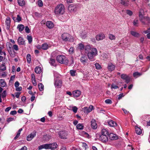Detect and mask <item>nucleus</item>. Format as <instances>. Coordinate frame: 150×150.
I'll return each mask as SVG.
<instances>
[{
    "label": "nucleus",
    "instance_id": "56",
    "mask_svg": "<svg viewBox=\"0 0 150 150\" xmlns=\"http://www.w3.org/2000/svg\"><path fill=\"white\" fill-rule=\"evenodd\" d=\"M13 49L16 51H17L18 50V47L16 45H14L13 46Z\"/></svg>",
    "mask_w": 150,
    "mask_h": 150
},
{
    "label": "nucleus",
    "instance_id": "1",
    "mask_svg": "<svg viewBox=\"0 0 150 150\" xmlns=\"http://www.w3.org/2000/svg\"><path fill=\"white\" fill-rule=\"evenodd\" d=\"M144 13V10L140 9L139 13V17L140 21L144 25H148L150 22V20L149 17L144 16H143Z\"/></svg>",
    "mask_w": 150,
    "mask_h": 150
},
{
    "label": "nucleus",
    "instance_id": "44",
    "mask_svg": "<svg viewBox=\"0 0 150 150\" xmlns=\"http://www.w3.org/2000/svg\"><path fill=\"white\" fill-rule=\"evenodd\" d=\"M70 107L72 108V110L74 113H76L77 112L78 108L76 106H74L72 107Z\"/></svg>",
    "mask_w": 150,
    "mask_h": 150
},
{
    "label": "nucleus",
    "instance_id": "30",
    "mask_svg": "<svg viewBox=\"0 0 150 150\" xmlns=\"http://www.w3.org/2000/svg\"><path fill=\"white\" fill-rule=\"evenodd\" d=\"M136 132L139 135H140L142 133V130L138 127H135Z\"/></svg>",
    "mask_w": 150,
    "mask_h": 150
},
{
    "label": "nucleus",
    "instance_id": "22",
    "mask_svg": "<svg viewBox=\"0 0 150 150\" xmlns=\"http://www.w3.org/2000/svg\"><path fill=\"white\" fill-rule=\"evenodd\" d=\"M130 34L136 38H139L140 36V34L139 33L135 31H130Z\"/></svg>",
    "mask_w": 150,
    "mask_h": 150
},
{
    "label": "nucleus",
    "instance_id": "61",
    "mask_svg": "<svg viewBox=\"0 0 150 150\" xmlns=\"http://www.w3.org/2000/svg\"><path fill=\"white\" fill-rule=\"evenodd\" d=\"M17 113V112L15 110L11 111L10 112V114L11 115H15Z\"/></svg>",
    "mask_w": 150,
    "mask_h": 150
},
{
    "label": "nucleus",
    "instance_id": "25",
    "mask_svg": "<svg viewBox=\"0 0 150 150\" xmlns=\"http://www.w3.org/2000/svg\"><path fill=\"white\" fill-rule=\"evenodd\" d=\"M115 66L111 63H110L108 64V69L110 71H112L114 69Z\"/></svg>",
    "mask_w": 150,
    "mask_h": 150
},
{
    "label": "nucleus",
    "instance_id": "36",
    "mask_svg": "<svg viewBox=\"0 0 150 150\" xmlns=\"http://www.w3.org/2000/svg\"><path fill=\"white\" fill-rule=\"evenodd\" d=\"M6 85L5 82L3 79H0V86L2 87H5Z\"/></svg>",
    "mask_w": 150,
    "mask_h": 150
},
{
    "label": "nucleus",
    "instance_id": "31",
    "mask_svg": "<svg viewBox=\"0 0 150 150\" xmlns=\"http://www.w3.org/2000/svg\"><path fill=\"white\" fill-rule=\"evenodd\" d=\"M108 124L110 126L112 127L115 126L117 124L116 122L112 120L108 121Z\"/></svg>",
    "mask_w": 150,
    "mask_h": 150
},
{
    "label": "nucleus",
    "instance_id": "39",
    "mask_svg": "<svg viewBox=\"0 0 150 150\" xmlns=\"http://www.w3.org/2000/svg\"><path fill=\"white\" fill-rule=\"evenodd\" d=\"M38 87L39 90L40 91H42L44 90V86L41 83H39L38 84Z\"/></svg>",
    "mask_w": 150,
    "mask_h": 150
},
{
    "label": "nucleus",
    "instance_id": "63",
    "mask_svg": "<svg viewBox=\"0 0 150 150\" xmlns=\"http://www.w3.org/2000/svg\"><path fill=\"white\" fill-rule=\"evenodd\" d=\"M0 74L1 76L3 77H5L6 76V74L5 72H2V73H0Z\"/></svg>",
    "mask_w": 150,
    "mask_h": 150
},
{
    "label": "nucleus",
    "instance_id": "11",
    "mask_svg": "<svg viewBox=\"0 0 150 150\" xmlns=\"http://www.w3.org/2000/svg\"><path fill=\"white\" fill-rule=\"evenodd\" d=\"M68 9L71 12H75L77 9L76 6L75 4H70L68 7Z\"/></svg>",
    "mask_w": 150,
    "mask_h": 150
},
{
    "label": "nucleus",
    "instance_id": "40",
    "mask_svg": "<svg viewBox=\"0 0 150 150\" xmlns=\"http://www.w3.org/2000/svg\"><path fill=\"white\" fill-rule=\"evenodd\" d=\"M108 38H109L111 40H115V36L114 35L111 34H110L109 35Z\"/></svg>",
    "mask_w": 150,
    "mask_h": 150
},
{
    "label": "nucleus",
    "instance_id": "45",
    "mask_svg": "<svg viewBox=\"0 0 150 150\" xmlns=\"http://www.w3.org/2000/svg\"><path fill=\"white\" fill-rule=\"evenodd\" d=\"M27 38L28 41L29 43H30L32 41V38L30 36L28 35L27 37Z\"/></svg>",
    "mask_w": 150,
    "mask_h": 150
},
{
    "label": "nucleus",
    "instance_id": "15",
    "mask_svg": "<svg viewBox=\"0 0 150 150\" xmlns=\"http://www.w3.org/2000/svg\"><path fill=\"white\" fill-rule=\"evenodd\" d=\"M17 42L19 45H24L25 44V41L23 38L21 37H18Z\"/></svg>",
    "mask_w": 150,
    "mask_h": 150
},
{
    "label": "nucleus",
    "instance_id": "60",
    "mask_svg": "<svg viewBox=\"0 0 150 150\" xmlns=\"http://www.w3.org/2000/svg\"><path fill=\"white\" fill-rule=\"evenodd\" d=\"M143 33L145 34L150 33V28H149L147 30L144 31Z\"/></svg>",
    "mask_w": 150,
    "mask_h": 150
},
{
    "label": "nucleus",
    "instance_id": "9",
    "mask_svg": "<svg viewBox=\"0 0 150 150\" xmlns=\"http://www.w3.org/2000/svg\"><path fill=\"white\" fill-rule=\"evenodd\" d=\"M58 134L61 139H65L67 138V134L64 131H60L59 132Z\"/></svg>",
    "mask_w": 150,
    "mask_h": 150
},
{
    "label": "nucleus",
    "instance_id": "29",
    "mask_svg": "<svg viewBox=\"0 0 150 150\" xmlns=\"http://www.w3.org/2000/svg\"><path fill=\"white\" fill-rule=\"evenodd\" d=\"M87 60V57L84 56H83L81 57L80 58V60L81 62L83 63L84 64L86 62V61Z\"/></svg>",
    "mask_w": 150,
    "mask_h": 150
},
{
    "label": "nucleus",
    "instance_id": "28",
    "mask_svg": "<svg viewBox=\"0 0 150 150\" xmlns=\"http://www.w3.org/2000/svg\"><path fill=\"white\" fill-rule=\"evenodd\" d=\"M84 48L86 52V53L87 52H88L91 50L92 47H91L90 45H87L85 46Z\"/></svg>",
    "mask_w": 150,
    "mask_h": 150
},
{
    "label": "nucleus",
    "instance_id": "20",
    "mask_svg": "<svg viewBox=\"0 0 150 150\" xmlns=\"http://www.w3.org/2000/svg\"><path fill=\"white\" fill-rule=\"evenodd\" d=\"M91 125L92 127L94 129H96L97 128V125L96 121L94 119L91 120Z\"/></svg>",
    "mask_w": 150,
    "mask_h": 150
},
{
    "label": "nucleus",
    "instance_id": "54",
    "mask_svg": "<svg viewBox=\"0 0 150 150\" xmlns=\"http://www.w3.org/2000/svg\"><path fill=\"white\" fill-rule=\"evenodd\" d=\"M38 3L39 6L42 7L43 6V4L41 0H38Z\"/></svg>",
    "mask_w": 150,
    "mask_h": 150
},
{
    "label": "nucleus",
    "instance_id": "33",
    "mask_svg": "<svg viewBox=\"0 0 150 150\" xmlns=\"http://www.w3.org/2000/svg\"><path fill=\"white\" fill-rule=\"evenodd\" d=\"M120 3L125 6H128L129 4V1L126 0H120Z\"/></svg>",
    "mask_w": 150,
    "mask_h": 150
},
{
    "label": "nucleus",
    "instance_id": "8",
    "mask_svg": "<svg viewBox=\"0 0 150 150\" xmlns=\"http://www.w3.org/2000/svg\"><path fill=\"white\" fill-rule=\"evenodd\" d=\"M62 82L61 80L59 79H54V84L56 88H60L62 85Z\"/></svg>",
    "mask_w": 150,
    "mask_h": 150
},
{
    "label": "nucleus",
    "instance_id": "13",
    "mask_svg": "<svg viewBox=\"0 0 150 150\" xmlns=\"http://www.w3.org/2000/svg\"><path fill=\"white\" fill-rule=\"evenodd\" d=\"M6 25V29L9 30L10 28V26L11 23L10 18L7 17L5 21Z\"/></svg>",
    "mask_w": 150,
    "mask_h": 150
},
{
    "label": "nucleus",
    "instance_id": "38",
    "mask_svg": "<svg viewBox=\"0 0 150 150\" xmlns=\"http://www.w3.org/2000/svg\"><path fill=\"white\" fill-rule=\"evenodd\" d=\"M139 21L138 19H134L133 22V24L134 26L137 27L139 25Z\"/></svg>",
    "mask_w": 150,
    "mask_h": 150
},
{
    "label": "nucleus",
    "instance_id": "34",
    "mask_svg": "<svg viewBox=\"0 0 150 150\" xmlns=\"http://www.w3.org/2000/svg\"><path fill=\"white\" fill-rule=\"evenodd\" d=\"M41 47L43 50H46L48 49L49 46L47 44L45 43L42 45Z\"/></svg>",
    "mask_w": 150,
    "mask_h": 150
},
{
    "label": "nucleus",
    "instance_id": "62",
    "mask_svg": "<svg viewBox=\"0 0 150 150\" xmlns=\"http://www.w3.org/2000/svg\"><path fill=\"white\" fill-rule=\"evenodd\" d=\"M32 82L33 85L35 86L37 85V83L35 79L31 80Z\"/></svg>",
    "mask_w": 150,
    "mask_h": 150
},
{
    "label": "nucleus",
    "instance_id": "26",
    "mask_svg": "<svg viewBox=\"0 0 150 150\" xmlns=\"http://www.w3.org/2000/svg\"><path fill=\"white\" fill-rule=\"evenodd\" d=\"M18 4L21 6H23L25 5V2L24 0H18Z\"/></svg>",
    "mask_w": 150,
    "mask_h": 150
},
{
    "label": "nucleus",
    "instance_id": "53",
    "mask_svg": "<svg viewBox=\"0 0 150 150\" xmlns=\"http://www.w3.org/2000/svg\"><path fill=\"white\" fill-rule=\"evenodd\" d=\"M76 73V71L74 70H71L70 71L71 75L72 76H75Z\"/></svg>",
    "mask_w": 150,
    "mask_h": 150
},
{
    "label": "nucleus",
    "instance_id": "43",
    "mask_svg": "<svg viewBox=\"0 0 150 150\" xmlns=\"http://www.w3.org/2000/svg\"><path fill=\"white\" fill-rule=\"evenodd\" d=\"M53 74L54 78H59L60 76V75L56 71H54Z\"/></svg>",
    "mask_w": 150,
    "mask_h": 150
},
{
    "label": "nucleus",
    "instance_id": "5",
    "mask_svg": "<svg viewBox=\"0 0 150 150\" xmlns=\"http://www.w3.org/2000/svg\"><path fill=\"white\" fill-rule=\"evenodd\" d=\"M71 36L67 33H64L62 35V39L64 41H70Z\"/></svg>",
    "mask_w": 150,
    "mask_h": 150
},
{
    "label": "nucleus",
    "instance_id": "46",
    "mask_svg": "<svg viewBox=\"0 0 150 150\" xmlns=\"http://www.w3.org/2000/svg\"><path fill=\"white\" fill-rule=\"evenodd\" d=\"M6 69V67L4 64H2L0 66V69L1 70L4 71Z\"/></svg>",
    "mask_w": 150,
    "mask_h": 150
},
{
    "label": "nucleus",
    "instance_id": "32",
    "mask_svg": "<svg viewBox=\"0 0 150 150\" xmlns=\"http://www.w3.org/2000/svg\"><path fill=\"white\" fill-rule=\"evenodd\" d=\"M87 32L85 31L81 33L80 35L83 39H85L87 37Z\"/></svg>",
    "mask_w": 150,
    "mask_h": 150
},
{
    "label": "nucleus",
    "instance_id": "23",
    "mask_svg": "<svg viewBox=\"0 0 150 150\" xmlns=\"http://www.w3.org/2000/svg\"><path fill=\"white\" fill-rule=\"evenodd\" d=\"M24 28L25 27L24 25L22 24L18 25L17 27V28L20 32H22V31L24 29Z\"/></svg>",
    "mask_w": 150,
    "mask_h": 150
},
{
    "label": "nucleus",
    "instance_id": "41",
    "mask_svg": "<svg viewBox=\"0 0 150 150\" xmlns=\"http://www.w3.org/2000/svg\"><path fill=\"white\" fill-rule=\"evenodd\" d=\"M83 124H79L76 126V128L79 129L81 130L83 128Z\"/></svg>",
    "mask_w": 150,
    "mask_h": 150
},
{
    "label": "nucleus",
    "instance_id": "55",
    "mask_svg": "<svg viewBox=\"0 0 150 150\" xmlns=\"http://www.w3.org/2000/svg\"><path fill=\"white\" fill-rule=\"evenodd\" d=\"M105 102L107 104H111L112 103L111 100L109 99H107L105 100Z\"/></svg>",
    "mask_w": 150,
    "mask_h": 150
},
{
    "label": "nucleus",
    "instance_id": "2",
    "mask_svg": "<svg viewBox=\"0 0 150 150\" xmlns=\"http://www.w3.org/2000/svg\"><path fill=\"white\" fill-rule=\"evenodd\" d=\"M64 6L63 4H60L55 8L54 12L56 15L62 14L64 12Z\"/></svg>",
    "mask_w": 150,
    "mask_h": 150
},
{
    "label": "nucleus",
    "instance_id": "57",
    "mask_svg": "<svg viewBox=\"0 0 150 150\" xmlns=\"http://www.w3.org/2000/svg\"><path fill=\"white\" fill-rule=\"evenodd\" d=\"M25 31L26 33H28L30 32V30L28 26H25Z\"/></svg>",
    "mask_w": 150,
    "mask_h": 150
},
{
    "label": "nucleus",
    "instance_id": "27",
    "mask_svg": "<svg viewBox=\"0 0 150 150\" xmlns=\"http://www.w3.org/2000/svg\"><path fill=\"white\" fill-rule=\"evenodd\" d=\"M55 60L52 58H50L49 60V62L50 64L53 66H56Z\"/></svg>",
    "mask_w": 150,
    "mask_h": 150
},
{
    "label": "nucleus",
    "instance_id": "18",
    "mask_svg": "<svg viewBox=\"0 0 150 150\" xmlns=\"http://www.w3.org/2000/svg\"><path fill=\"white\" fill-rule=\"evenodd\" d=\"M81 94V92L79 90H76L74 91L73 94L74 97L77 98L79 97Z\"/></svg>",
    "mask_w": 150,
    "mask_h": 150
},
{
    "label": "nucleus",
    "instance_id": "48",
    "mask_svg": "<svg viewBox=\"0 0 150 150\" xmlns=\"http://www.w3.org/2000/svg\"><path fill=\"white\" fill-rule=\"evenodd\" d=\"M95 66L96 68L97 69L100 70L101 69V66L98 63H96L95 64Z\"/></svg>",
    "mask_w": 150,
    "mask_h": 150
},
{
    "label": "nucleus",
    "instance_id": "52",
    "mask_svg": "<svg viewBox=\"0 0 150 150\" xmlns=\"http://www.w3.org/2000/svg\"><path fill=\"white\" fill-rule=\"evenodd\" d=\"M15 119V118H14V117H10L8 118L7 119L6 121L8 122H10L11 121L14 120Z\"/></svg>",
    "mask_w": 150,
    "mask_h": 150
},
{
    "label": "nucleus",
    "instance_id": "17",
    "mask_svg": "<svg viewBox=\"0 0 150 150\" xmlns=\"http://www.w3.org/2000/svg\"><path fill=\"white\" fill-rule=\"evenodd\" d=\"M46 26L49 28H52L54 27V24L51 21H47L46 23Z\"/></svg>",
    "mask_w": 150,
    "mask_h": 150
},
{
    "label": "nucleus",
    "instance_id": "21",
    "mask_svg": "<svg viewBox=\"0 0 150 150\" xmlns=\"http://www.w3.org/2000/svg\"><path fill=\"white\" fill-rule=\"evenodd\" d=\"M109 132L107 129H103L101 130V134L100 135H106L108 136Z\"/></svg>",
    "mask_w": 150,
    "mask_h": 150
},
{
    "label": "nucleus",
    "instance_id": "47",
    "mask_svg": "<svg viewBox=\"0 0 150 150\" xmlns=\"http://www.w3.org/2000/svg\"><path fill=\"white\" fill-rule=\"evenodd\" d=\"M21 20L22 18L19 15H18L16 19V22H19L21 21Z\"/></svg>",
    "mask_w": 150,
    "mask_h": 150
},
{
    "label": "nucleus",
    "instance_id": "51",
    "mask_svg": "<svg viewBox=\"0 0 150 150\" xmlns=\"http://www.w3.org/2000/svg\"><path fill=\"white\" fill-rule=\"evenodd\" d=\"M111 89H117L119 87L117 85L113 83V84H112L111 85Z\"/></svg>",
    "mask_w": 150,
    "mask_h": 150
},
{
    "label": "nucleus",
    "instance_id": "12",
    "mask_svg": "<svg viewBox=\"0 0 150 150\" xmlns=\"http://www.w3.org/2000/svg\"><path fill=\"white\" fill-rule=\"evenodd\" d=\"M105 38V35L103 33L99 34L97 35L96 37V40L98 41L103 40Z\"/></svg>",
    "mask_w": 150,
    "mask_h": 150
},
{
    "label": "nucleus",
    "instance_id": "7",
    "mask_svg": "<svg viewBox=\"0 0 150 150\" xmlns=\"http://www.w3.org/2000/svg\"><path fill=\"white\" fill-rule=\"evenodd\" d=\"M99 139L103 143H105L108 142V136L106 135H100Z\"/></svg>",
    "mask_w": 150,
    "mask_h": 150
},
{
    "label": "nucleus",
    "instance_id": "58",
    "mask_svg": "<svg viewBox=\"0 0 150 150\" xmlns=\"http://www.w3.org/2000/svg\"><path fill=\"white\" fill-rule=\"evenodd\" d=\"M6 96V91H4L2 93L1 96L2 98H4Z\"/></svg>",
    "mask_w": 150,
    "mask_h": 150
},
{
    "label": "nucleus",
    "instance_id": "24",
    "mask_svg": "<svg viewBox=\"0 0 150 150\" xmlns=\"http://www.w3.org/2000/svg\"><path fill=\"white\" fill-rule=\"evenodd\" d=\"M35 71L37 74H40L42 71V69L40 67H36L35 69Z\"/></svg>",
    "mask_w": 150,
    "mask_h": 150
},
{
    "label": "nucleus",
    "instance_id": "35",
    "mask_svg": "<svg viewBox=\"0 0 150 150\" xmlns=\"http://www.w3.org/2000/svg\"><path fill=\"white\" fill-rule=\"evenodd\" d=\"M77 47L79 50H82L84 48V45L82 43H80L78 44Z\"/></svg>",
    "mask_w": 150,
    "mask_h": 150
},
{
    "label": "nucleus",
    "instance_id": "59",
    "mask_svg": "<svg viewBox=\"0 0 150 150\" xmlns=\"http://www.w3.org/2000/svg\"><path fill=\"white\" fill-rule=\"evenodd\" d=\"M4 47L3 46H0V55L3 54V51H2Z\"/></svg>",
    "mask_w": 150,
    "mask_h": 150
},
{
    "label": "nucleus",
    "instance_id": "16",
    "mask_svg": "<svg viewBox=\"0 0 150 150\" xmlns=\"http://www.w3.org/2000/svg\"><path fill=\"white\" fill-rule=\"evenodd\" d=\"M49 145L48 144L41 145L38 146V149L39 150H40L43 149H49Z\"/></svg>",
    "mask_w": 150,
    "mask_h": 150
},
{
    "label": "nucleus",
    "instance_id": "14",
    "mask_svg": "<svg viewBox=\"0 0 150 150\" xmlns=\"http://www.w3.org/2000/svg\"><path fill=\"white\" fill-rule=\"evenodd\" d=\"M49 148V149L52 150H54L57 148V145L56 143L48 144Z\"/></svg>",
    "mask_w": 150,
    "mask_h": 150
},
{
    "label": "nucleus",
    "instance_id": "64",
    "mask_svg": "<svg viewBox=\"0 0 150 150\" xmlns=\"http://www.w3.org/2000/svg\"><path fill=\"white\" fill-rule=\"evenodd\" d=\"M27 148L25 146H24L18 150H27Z\"/></svg>",
    "mask_w": 150,
    "mask_h": 150
},
{
    "label": "nucleus",
    "instance_id": "6",
    "mask_svg": "<svg viewBox=\"0 0 150 150\" xmlns=\"http://www.w3.org/2000/svg\"><path fill=\"white\" fill-rule=\"evenodd\" d=\"M37 132L36 131L34 130L29 135L26 137V140L28 141H31L36 135Z\"/></svg>",
    "mask_w": 150,
    "mask_h": 150
},
{
    "label": "nucleus",
    "instance_id": "10",
    "mask_svg": "<svg viewBox=\"0 0 150 150\" xmlns=\"http://www.w3.org/2000/svg\"><path fill=\"white\" fill-rule=\"evenodd\" d=\"M121 78L125 81V82L127 83H128L130 81V77L126 74H122L121 75Z\"/></svg>",
    "mask_w": 150,
    "mask_h": 150
},
{
    "label": "nucleus",
    "instance_id": "49",
    "mask_svg": "<svg viewBox=\"0 0 150 150\" xmlns=\"http://www.w3.org/2000/svg\"><path fill=\"white\" fill-rule=\"evenodd\" d=\"M141 75V74L140 73L138 72H135L133 74V76L135 77H137V76H139Z\"/></svg>",
    "mask_w": 150,
    "mask_h": 150
},
{
    "label": "nucleus",
    "instance_id": "19",
    "mask_svg": "<svg viewBox=\"0 0 150 150\" xmlns=\"http://www.w3.org/2000/svg\"><path fill=\"white\" fill-rule=\"evenodd\" d=\"M108 136L109 139L111 140L116 139L118 138L117 137L115 134L112 133L109 134Z\"/></svg>",
    "mask_w": 150,
    "mask_h": 150
},
{
    "label": "nucleus",
    "instance_id": "4",
    "mask_svg": "<svg viewBox=\"0 0 150 150\" xmlns=\"http://www.w3.org/2000/svg\"><path fill=\"white\" fill-rule=\"evenodd\" d=\"M56 59L57 61L61 64H67L68 62V60H67L66 58L63 55L57 56Z\"/></svg>",
    "mask_w": 150,
    "mask_h": 150
},
{
    "label": "nucleus",
    "instance_id": "50",
    "mask_svg": "<svg viewBox=\"0 0 150 150\" xmlns=\"http://www.w3.org/2000/svg\"><path fill=\"white\" fill-rule=\"evenodd\" d=\"M126 12L127 14L129 16H131L133 14L132 12L129 10H127Z\"/></svg>",
    "mask_w": 150,
    "mask_h": 150
},
{
    "label": "nucleus",
    "instance_id": "37",
    "mask_svg": "<svg viewBox=\"0 0 150 150\" xmlns=\"http://www.w3.org/2000/svg\"><path fill=\"white\" fill-rule=\"evenodd\" d=\"M26 59L27 62L28 64L30 63L31 62V55L30 54H28L26 56Z\"/></svg>",
    "mask_w": 150,
    "mask_h": 150
},
{
    "label": "nucleus",
    "instance_id": "3",
    "mask_svg": "<svg viewBox=\"0 0 150 150\" xmlns=\"http://www.w3.org/2000/svg\"><path fill=\"white\" fill-rule=\"evenodd\" d=\"M98 51L97 49L94 47H92V48L89 52H87V56L88 58L91 61H93L95 60L94 57L97 55Z\"/></svg>",
    "mask_w": 150,
    "mask_h": 150
},
{
    "label": "nucleus",
    "instance_id": "42",
    "mask_svg": "<svg viewBox=\"0 0 150 150\" xmlns=\"http://www.w3.org/2000/svg\"><path fill=\"white\" fill-rule=\"evenodd\" d=\"M83 110L85 112L87 113H88L91 112L89 108L88 107H84L83 108Z\"/></svg>",
    "mask_w": 150,
    "mask_h": 150
}]
</instances>
